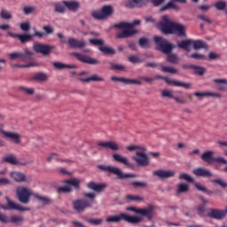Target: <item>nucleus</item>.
<instances>
[{
	"label": "nucleus",
	"mask_w": 227,
	"mask_h": 227,
	"mask_svg": "<svg viewBox=\"0 0 227 227\" xmlns=\"http://www.w3.org/2000/svg\"><path fill=\"white\" fill-rule=\"evenodd\" d=\"M155 78L156 79H162L166 82V83L173 84V85L177 86V87H183V88H185V89L192 88L191 83H184L183 82H179V81H176V80H170L169 78L163 77L162 75H156Z\"/></svg>",
	"instance_id": "obj_14"
},
{
	"label": "nucleus",
	"mask_w": 227,
	"mask_h": 227,
	"mask_svg": "<svg viewBox=\"0 0 227 227\" xmlns=\"http://www.w3.org/2000/svg\"><path fill=\"white\" fill-rule=\"evenodd\" d=\"M11 176L16 181V182H26V176L23 173L20 172H12L11 174Z\"/></svg>",
	"instance_id": "obj_30"
},
{
	"label": "nucleus",
	"mask_w": 227,
	"mask_h": 227,
	"mask_svg": "<svg viewBox=\"0 0 227 227\" xmlns=\"http://www.w3.org/2000/svg\"><path fill=\"white\" fill-rule=\"evenodd\" d=\"M9 57L12 60H16L20 59L22 61L28 63L27 65H17V67L26 68L32 67L35 66V59L33 58V53L31 51H26L23 52H13L9 54Z\"/></svg>",
	"instance_id": "obj_3"
},
{
	"label": "nucleus",
	"mask_w": 227,
	"mask_h": 227,
	"mask_svg": "<svg viewBox=\"0 0 227 227\" xmlns=\"http://www.w3.org/2000/svg\"><path fill=\"white\" fill-rule=\"evenodd\" d=\"M73 191L72 187L70 185H66L62 187H59V192H71Z\"/></svg>",
	"instance_id": "obj_60"
},
{
	"label": "nucleus",
	"mask_w": 227,
	"mask_h": 227,
	"mask_svg": "<svg viewBox=\"0 0 227 227\" xmlns=\"http://www.w3.org/2000/svg\"><path fill=\"white\" fill-rule=\"evenodd\" d=\"M189 191V184H180L177 186L176 192L177 193H184Z\"/></svg>",
	"instance_id": "obj_44"
},
{
	"label": "nucleus",
	"mask_w": 227,
	"mask_h": 227,
	"mask_svg": "<svg viewBox=\"0 0 227 227\" xmlns=\"http://www.w3.org/2000/svg\"><path fill=\"white\" fill-rule=\"evenodd\" d=\"M214 6L218 11H224V10H226L227 3L225 1H219V2H216L214 4Z\"/></svg>",
	"instance_id": "obj_45"
},
{
	"label": "nucleus",
	"mask_w": 227,
	"mask_h": 227,
	"mask_svg": "<svg viewBox=\"0 0 227 227\" xmlns=\"http://www.w3.org/2000/svg\"><path fill=\"white\" fill-rule=\"evenodd\" d=\"M149 2V0H129L124 5L129 9L142 8L143 6L147 5Z\"/></svg>",
	"instance_id": "obj_15"
},
{
	"label": "nucleus",
	"mask_w": 227,
	"mask_h": 227,
	"mask_svg": "<svg viewBox=\"0 0 227 227\" xmlns=\"http://www.w3.org/2000/svg\"><path fill=\"white\" fill-rule=\"evenodd\" d=\"M153 175L158 176L160 179H166L173 177L176 175V171L169 169H160L153 171Z\"/></svg>",
	"instance_id": "obj_16"
},
{
	"label": "nucleus",
	"mask_w": 227,
	"mask_h": 227,
	"mask_svg": "<svg viewBox=\"0 0 227 227\" xmlns=\"http://www.w3.org/2000/svg\"><path fill=\"white\" fill-rule=\"evenodd\" d=\"M206 207L205 205H200L197 207V213L200 216H205Z\"/></svg>",
	"instance_id": "obj_55"
},
{
	"label": "nucleus",
	"mask_w": 227,
	"mask_h": 227,
	"mask_svg": "<svg viewBox=\"0 0 227 227\" xmlns=\"http://www.w3.org/2000/svg\"><path fill=\"white\" fill-rule=\"evenodd\" d=\"M138 44L142 48H149L150 47V40L147 38H145V37L140 38L138 40Z\"/></svg>",
	"instance_id": "obj_46"
},
{
	"label": "nucleus",
	"mask_w": 227,
	"mask_h": 227,
	"mask_svg": "<svg viewBox=\"0 0 227 227\" xmlns=\"http://www.w3.org/2000/svg\"><path fill=\"white\" fill-rule=\"evenodd\" d=\"M124 30L121 33H118L116 35V38L118 39H124V38H128L130 36H133L135 34H137L138 31L137 30H133L131 28H123Z\"/></svg>",
	"instance_id": "obj_24"
},
{
	"label": "nucleus",
	"mask_w": 227,
	"mask_h": 227,
	"mask_svg": "<svg viewBox=\"0 0 227 227\" xmlns=\"http://www.w3.org/2000/svg\"><path fill=\"white\" fill-rule=\"evenodd\" d=\"M193 49L194 50H200L206 48V43L200 40L192 41Z\"/></svg>",
	"instance_id": "obj_43"
},
{
	"label": "nucleus",
	"mask_w": 227,
	"mask_h": 227,
	"mask_svg": "<svg viewBox=\"0 0 227 227\" xmlns=\"http://www.w3.org/2000/svg\"><path fill=\"white\" fill-rule=\"evenodd\" d=\"M109 65L112 67L113 69H115V70H124L125 69V67L122 65L114 64L113 62H110Z\"/></svg>",
	"instance_id": "obj_59"
},
{
	"label": "nucleus",
	"mask_w": 227,
	"mask_h": 227,
	"mask_svg": "<svg viewBox=\"0 0 227 227\" xmlns=\"http://www.w3.org/2000/svg\"><path fill=\"white\" fill-rule=\"evenodd\" d=\"M0 221L1 223H12V224H20V223H23L24 217L21 215H12L11 219L5 215L0 213Z\"/></svg>",
	"instance_id": "obj_17"
},
{
	"label": "nucleus",
	"mask_w": 227,
	"mask_h": 227,
	"mask_svg": "<svg viewBox=\"0 0 227 227\" xmlns=\"http://www.w3.org/2000/svg\"><path fill=\"white\" fill-rule=\"evenodd\" d=\"M114 160L121 163L122 165H125L128 168L134 169L135 164L130 163L129 159L126 156H122L118 153H114L112 155Z\"/></svg>",
	"instance_id": "obj_12"
},
{
	"label": "nucleus",
	"mask_w": 227,
	"mask_h": 227,
	"mask_svg": "<svg viewBox=\"0 0 227 227\" xmlns=\"http://www.w3.org/2000/svg\"><path fill=\"white\" fill-rule=\"evenodd\" d=\"M0 132L8 138H11L14 143L19 144L20 142V136L18 133L4 131L0 129Z\"/></svg>",
	"instance_id": "obj_27"
},
{
	"label": "nucleus",
	"mask_w": 227,
	"mask_h": 227,
	"mask_svg": "<svg viewBox=\"0 0 227 227\" xmlns=\"http://www.w3.org/2000/svg\"><path fill=\"white\" fill-rule=\"evenodd\" d=\"M145 149L140 148V150L136 151V156H133L132 159L142 167L148 166L150 164L149 158L145 154Z\"/></svg>",
	"instance_id": "obj_9"
},
{
	"label": "nucleus",
	"mask_w": 227,
	"mask_h": 227,
	"mask_svg": "<svg viewBox=\"0 0 227 227\" xmlns=\"http://www.w3.org/2000/svg\"><path fill=\"white\" fill-rule=\"evenodd\" d=\"M154 207L153 206H148V207L143 208L145 214H141L143 216H146L148 220H152L153 218V210Z\"/></svg>",
	"instance_id": "obj_35"
},
{
	"label": "nucleus",
	"mask_w": 227,
	"mask_h": 227,
	"mask_svg": "<svg viewBox=\"0 0 227 227\" xmlns=\"http://www.w3.org/2000/svg\"><path fill=\"white\" fill-rule=\"evenodd\" d=\"M87 187H89V189L96 192H102L105 191V189L107 187V185L106 184H97L95 182H89V184H87Z\"/></svg>",
	"instance_id": "obj_22"
},
{
	"label": "nucleus",
	"mask_w": 227,
	"mask_h": 227,
	"mask_svg": "<svg viewBox=\"0 0 227 227\" xmlns=\"http://www.w3.org/2000/svg\"><path fill=\"white\" fill-rule=\"evenodd\" d=\"M191 67L194 70V73L198 75H203L207 72V69L203 67H199V66L193 65Z\"/></svg>",
	"instance_id": "obj_39"
},
{
	"label": "nucleus",
	"mask_w": 227,
	"mask_h": 227,
	"mask_svg": "<svg viewBox=\"0 0 227 227\" xmlns=\"http://www.w3.org/2000/svg\"><path fill=\"white\" fill-rule=\"evenodd\" d=\"M43 30L46 32V35H51L54 33V28L51 25L43 27Z\"/></svg>",
	"instance_id": "obj_58"
},
{
	"label": "nucleus",
	"mask_w": 227,
	"mask_h": 227,
	"mask_svg": "<svg viewBox=\"0 0 227 227\" xmlns=\"http://www.w3.org/2000/svg\"><path fill=\"white\" fill-rule=\"evenodd\" d=\"M194 96L200 98V97H217L221 98L222 96L218 93H213V92H195Z\"/></svg>",
	"instance_id": "obj_37"
},
{
	"label": "nucleus",
	"mask_w": 227,
	"mask_h": 227,
	"mask_svg": "<svg viewBox=\"0 0 227 227\" xmlns=\"http://www.w3.org/2000/svg\"><path fill=\"white\" fill-rule=\"evenodd\" d=\"M7 35L12 38H19L22 43L29 42L34 37L32 35H18L12 32H8Z\"/></svg>",
	"instance_id": "obj_23"
},
{
	"label": "nucleus",
	"mask_w": 227,
	"mask_h": 227,
	"mask_svg": "<svg viewBox=\"0 0 227 227\" xmlns=\"http://www.w3.org/2000/svg\"><path fill=\"white\" fill-rule=\"evenodd\" d=\"M125 84L142 85V82L137 80V79H128V78H125Z\"/></svg>",
	"instance_id": "obj_53"
},
{
	"label": "nucleus",
	"mask_w": 227,
	"mask_h": 227,
	"mask_svg": "<svg viewBox=\"0 0 227 227\" xmlns=\"http://www.w3.org/2000/svg\"><path fill=\"white\" fill-rule=\"evenodd\" d=\"M175 3L176 2L170 1L166 5H164L162 8H160V12H165L168 9H172V10H175V11H179V6Z\"/></svg>",
	"instance_id": "obj_31"
},
{
	"label": "nucleus",
	"mask_w": 227,
	"mask_h": 227,
	"mask_svg": "<svg viewBox=\"0 0 227 227\" xmlns=\"http://www.w3.org/2000/svg\"><path fill=\"white\" fill-rule=\"evenodd\" d=\"M34 49H35V52L41 53L44 56H47L51 53L52 50H54L55 47L50 46V45H44V44H41V43H35Z\"/></svg>",
	"instance_id": "obj_13"
},
{
	"label": "nucleus",
	"mask_w": 227,
	"mask_h": 227,
	"mask_svg": "<svg viewBox=\"0 0 227 227\" xmlns=\"http://www.w3.org/2000/svg\"><path fill=\"white\" fill-rule=\"evenodd\" d=\"M190 58L195 59H207L206 56H204L203 54H199V53H193V54L190 55Z\"/></svg>",
	"instance_id": "obj_62"
},
{
	"label": "nucleus",
	"mask_w": 227,
	"mask_h": 227,
	"mask_svg": "<svg viewBox=\"0 0 227 227\" xmlns=\"http://www.w3.org/2000/svg\"><path fill=\"white\" fill-rule=\"evenodd\" d=\"M64 184L74 186V188L80 189L81 180L78 178H72L69 180L64 181Z\"/></svg>",
	"instance_id": "obj_36"
},
{
	"label": "nucleus",
	"mask_w": 227,
	"mask_h": 227,
	"mask_svg": "<svg viewBox=\"0 0 227 227\" xmlns=\"http://www.w3.org/2000/svg\"><path fill=\"white\" fill-rule=\"evenodd\" d=\"M194 186H195V188H196L198 191L206 192L207 194H212V193H213L212 191H209L207 187H205L204 185H202L200 183H195V184H194Z\"/></svg>",
	"instance_id": "obj_40"
},
{
	"label": "nucleus",
	"mask_w": 227,
	"mask_h": 227,
	"mask_svg": "<svg viewBox=\"0 0 227 227\" xmlns=\"http://www.w3.org/2000/svg\"><path fill=\"white\" fill-rule=\"evenodd\" d=\"M89 42L94 46H103L105 44V41L103 39H90Z\"/></svg>",
	"instance_id": "obj_49"
},
{
	"label": "nucleus",
	"mask_w": 227,
	"mask_h": 227,
	"mask_svg": "<svg viewBox=\"0 0 227 227\" xmlns=\"http://www.w3.org/2000/svg\"><path fill=\"white\" fill-rule=\"evenodd\" d=\"M99 50L101 51V52L105 53V54H110V55H114L116 53L115 50H114L113 48H109L107 46H99Z\"/></svg>",
	"instance_id": "obj_42"
},
{
	"label": "nucleus",
	"mask_w": 227,
	"mask_h": 227,
	"mask_svg": "<svg viewBox=\"0 0 227 227\" xmlns=\"http://www.w3.org/2000/svg\"><path fill=\"white\" fill-rule=\"evenodd\" d=\"M161 96H162L163 98H174V96H173V91L168 90H162Z\"/></svg>",
	"instance_id": "obj_56"
},
{
	"label": "nucleus",
	"mask_w": 227,
	"mask_h": 227,
	"mask_svg": "<svg viewBox=\"0 0 227 227\" xmlns=\"http://www.w3.org/2000/svg\"><path fill=\"white\" fill-rule=\"evenodd\" d=\"M179 179H184L187 181L188 183H193L194 179L188 174L186 173H182L179 175Z\"/></svg>",
	"instance_id": "obj_50"
},
{
	"label": "nucleus",
	"mask_w": 227,
	"mask_h": 227,
	"mask_svg": "<svg viewBox=\"0 0 227 227\" xmlns=\"http://www.w3.org/2000/svg\"><path fill=\"white\" fill-rule=\"evenodd\" d=\"M86 223H89V224H91L92 226H100L104 223V219L102 218H89L85 219Z\"/></svg>",
	"instance_id": "obj_32"
},
{
	"label": "nucleus",
	"mask_w": 227,
	"mask_h": 227,
	"mask_svg": "<svg viewBox=\"0 0 227 227\" xmlns=\"http://www.w3.org/2000/svg\"><path fill=\"white\" fill-rule=\"evenodd\" d=\"M23 10H24L25 14L28 15V14L33 13L35 11V8L33 6H27Z\"/></svg>",
	"instance_id": "obj_63"
},
{
	"label": "nucleus",
	"mask_w": 227,
	"mask_h": 227,
	"mask_svg": "<svg viewBox=\"0 0 227 227\" xmlns=\"http://www.w3.org/2000/svg\"><path fill=\"white\" fill-rule=\"evenodd\" d=\"M34 196L35 197V199H37V200L43 202V205H49L51 202V199L46 196H41L35 193Z\"/></svg>",
	"instance_id": "obj_38"
},
{
	"label": "nucleus",
	"mask_w": 227,
	"mask_h": 227,
	"mask_svg": "<svg viewBox=\"0 0 227 227\" xmlns=\"http://www.w3.org/2000/svg\"><path fill=\"white\" fill-rule=\"evenodd\" d=\"M35 80L45 81V80H47V75L45 74L39 73V74H35Z\"/></svg>",
	"instance_id": "obj_64"
},
{
	"label": "nucleus",
	"mask_w": 227,
	"mask_h": 227,
	"mask_svg": "<svg viewBox=\"0 0 227 227\" xmlns=\"http://www.w3.org/2000/svg\"><path fill=\"white\" fill-rule=\"evenodd\" d=\"M80 81L83 82H104V78L99 76L98 74H94L86 79H80Z\"/></svg>",
	"instance_id": "obj_33"
},
{
	"label": "nucleus",
	"mask_w": 227,
	"mask_h": 227,
	"mask_svg": "<svg viewBox=\"0 0 227 227\" xmlns=\"http://www.w3.org/2000/svg\"><path fill=\"white\" fill-rule=\"evenodd\" d=\"M20 28L24 32H27L31 29V25L29 22H25L20 25Z\"/></svg>",
	"instance_id": "obj_57"
},
{
	"label": "nucleus",
	"mask_w": 227,
	"mask_h": 227,
	"mask_svg": "<svg viewBox=\"0 0 227 227\" xmlns=\"http://www.w3.org/2000/svg\"><path fill=\"white\" fill-rule=\"evenodd\" d=\"M4 160L5 162L12 163V164H17V159L13 154L6 156Z\"/></svg>",
	"instance_id": "obj_51"
},
{
	"label": "nucleus",
	"mask_w": 227,
	"mask_h": 227,
	"mask_svg": "<svg viewBox=\"0 0 227 227\" xmlns=\"http://www.w3.org/2000/svg\"><path fill=\"white\" fill-rule=\"evenodd\" d=\"M192 173L198 177H210L213 176L212 172L206 168H197L192 170Z\"/></svg>",
	"instance_id": "obj_20"
},
{
	"label": "nucleus",
	"mask_w": 227,
	"mask_h": 227,
	"mask_svg": "<svg viewBox=\"0 0 227 227\" xmlns=\"http://www.w3.org/2000/svg\"><path fill=\"white\" fill-rule=\"evenodd\" d=\"M64 5L65 4H63V3L62 4L57 3L55 4V12H59V13H65L67 9Z\"/></svg>",
	"instance_id": "obj_48"
},
{
	"label": "nucleus",
	"mask_w": 227,
	"mask_h": 227,
	"mask_svg": "<svg viewBox=\"0 0 227 227\" xmlns=\"http://www.w3.org/2000/svg\"><path fill=\"white\" fill-rule=\"evenodd\" d=\"M225 215H226L225 210H219L217 208H210L209 212L207 215V216L213 219H217V220H222Z\"/></svg>",
	"instance_id": "obj_18"
},
{
	"label": "nucleus",
	"mask_w": 227,
	"mask_h": 227,
	"mask_svg": "<svg viewBox=\"0 0 227 227\" xmlns=\"http://www.w3.org/2000/svg\"><path fill=\"white\" fill-rule=\"evenodd\" d=\"M53 67L57 69H65V68H69V69H74L76 67L74 65H66L62 62H53Z\"/></svg>",
	"instance_id": "obj_34"
},
{
	"label": "nucleus",
	"mask_w": 227,
	"mask_h": 227,
	"mask_svg": "<svg viewBox=\"0 0 227 227\" xmlns=\"http://www.w3.org/2000/svg\"><path fill=\"white\" fill-rule=\"evenodd\" d=\"M157 27L165 35L176 34L178 36H186L185 27L182 24L174 23L168 15L161 18Z\"/></svg>",
	"instance_id": "obj_1"
},
{
	"label": "nucleus",
	"mask_w": 227,
	"mask_h": 227,
	"mask_svg": "<svg viewBox=\"0 0 227 227\" xmlns=\"http://www.w3.org/2000/svg\"><path fill=\"white\" fill-rule=\"evenodd\" d=\"M211 183L217 184H219L222 188H226L227 187V183H225L223 179L218 178L215 180H211Z\"/></svg>",
	"instance_id": "obj_54"
},
{
	"label": "nucleus",
	"mask_w": 227,
	"mask_h": 227,
	"mask_svg": "<svg viewBox=\"0 0 227 227\" xmlns=\"http://www.w3.org/2000/svg\"><path fill=\"white\" fill-rule=\"evenodd\" d=\"M128 211H132V212H135L136 214H143V215H145V211H144L143 209L144 208H137L135 207H129L126 208Z\"/></svg>",
	"instance_id": "obj_52"
},
{
	"label": "nucleus",
	"mask_w": 227,
	"mask_h": 227,
	"mask_svg": "<svg viewBox=\"0 0 227 227\" xmlns=\"http://www.w3.org/2000/svg\"><path fill=\"white\" fill-rule=\"evenodd\" d=\"M153 40L156 44V50L167 55L166 60L168 62H169L170 64L179 63V57L175 53H171L174 49L172 43H168L166 39L160 36H154Z\"/></svg>",
	"instance_id": "obj_2"
},
{
	"label": "nucleus",
	"mask_w": 227,
	"mask_h": 227,
	"mask_svg": "<svg viewBox=\"0 0 227 227\" xmlns=\"http://www.w3.org/2000/svg\"><path fill=\"white\" fill-rule=\"evenodd\" d=\"M98 168L105 171L109 172L113 175H115L120 179H126V178H135L137 176L132 173H123L122 170L119 168L114 167V166H106V165H99L98 166Z\"/></svg>",
	"instance_id": "obj_5"
},
{
	"label": "nucleus",
	"mask_w": 227,
	"mask_h": 227,
	"mask_svg": "<svg viewBox=\"0 0 227 227\" xmlns=\"http://www.w3.org/2000/svg\"><path fill=\"white\" fill-rule=\"evenodd\" d=\"M121 220H125L126 223H129L130 224H138V223H142L144 218L140 216L128 215L124 213H121L119 215H111L107 217L106 223H120V221Z\"/></svg>",
	"instance_id": "obj_4"
},
{
	"label": "nucleus",
	"mask_w": 227,
	"mask_h": 227,
	"mask_svg": "<svg viewBox=\"0 0 227 227\" xmlns=\"http://www.w3.org/2000/svg\"><path fill=\"white\" fill-rule=\"evenodd\" d=\"M215 152L207 151L203 153L200 156L201 160L207 164L218 163V164H227V160L222 157H214Z\"/></svg>",
	"instance_id": "obj_7"
},
{
	"label": "nucleus",
	"mask_w": 227,
	"mask_h": 227,
	"mask_svg": "<svg viewBox=\"0 0 227 227\" xmlns=\"http://www.w3.org/2000/svg\"><path fill=\"white\" fill-rule=\"evenodd\" d=\"M126 200L143 201L144 198L140 196L127 195Z\"/></svg>",
	"instance_id": "obj_61"
},
{
	"label": "nucleus",
	"mask_w": 227,
	"mask_h": 227,
	"mask_svg": "<svg viewBox=\"0 0 227 227\" xmlns=\"http://www.w3.org/2000/svg\"><path fill=\"white\" fill-rule=\"evenodd\" d=\"M113 13H114L113 6L106 5V6H103V8H101V10L99 11L92 12L91 15H92V18L96 20H106Z\"/></svg>",
	"instance_id": "obj_8"
},
{
	"label": "nucleus",
	"mask_w": 227,
	"mask_h": 227,
	"mask_svg": "<svg viewBox=\"0 0 227 227\" xmlns=\"http://www.w3.org/2000/svg\"><path fill=\"white\" fill-rule=\"evenodd\" d=\"M5 199H6L8 204H7V206L2 207L3 209H4V210H18L20 212L30 210L29 207H24L22 205L12 201V200H10L9 197H6Z\"/></svg>",
	"instance_id": "obj_11"
},
{
	"label": "nucleus",
	"mask_w": 227,
	"mask_h": 227,
	"mask_svg": "<svg viewBox=\"0 0 227 227\" xmlns=\"http://www.w3.org/2000/svg\"><path fill=\"white\" fill-rule=\"evenodd\" d=\"M141 24V20H135L132 23H129V22H121V23H117L114 25V27L116 28H129L132 29L133 27H135L136 26H139Z\"/></svg>",
	"instance_id": "obj_21"
},
{
	"label": "nucleus",
	"mask_w": 227,
	"mask_h": 227,
	"mask_svg": "<svg viewBox=\"0 0 227 227\" xmlns=\"http://www.w3.org/2000/svg\"><path fill=\"white\" fill-rule=\"evenodd\" d=\"M0 15L3 20H9L12 19V15L4 9H2Z\"/></svg>",
	"instance_id": "obj_47"
},
{
	"label": "nucleus",
	"mask_w": 227,
	"mask_h": 227,
	"mask_svg": "<svg viewBox=\"0 0 227 227\" xmlns=\"http://www.w3.org/2000/svg\"><path fill=\"white\" fill-rule=\"evenodd\" d=\"M90 207H92V205L87 199H78L73 201V209L76 210L78 213H82L85 209Z\"/></svg>",
	"instance_id": "obj_10"
},
{
	"label": "nucleus",
	"mask_w": 227,
	"mask_h": 227,
	"mask_svg": "<svg viewBox=\"0 0 227 227\" xmlns=\"http://www.w3.org/2000/svg\"><path fill=\"white\" fill-rule=\"evenodd\" d=\"M193 43V40H184L180 43H177V47L185 50L186 51H190L189 47Z\"/></svg>",
	"instance_id": "obj_29"
},
{
	"label": "nucleus",
	"mask_w": 227,
	"mask_h": 227,
	"mask_svg": "<svg viewBox=\"0 0 227 227\" xmlns=\"http://www.w3.org/2000/svg\"><path fill=\"white\" fill-rule=\"evenodd\" d=\"M62 4L66 5L67 10H69L73 12H77L81 7V4L76 1H64V2H62Z\"/></svg>",
	"instance_id": "obj_25"
},
{
	"label": "nucleus",
	"mask_w": 227,
	"mask_h": 227,
	"mask_svg": "<svg viewBox=\"0 0 227 227\" xmlns=\"http://www.w3.org/2000/svg\"><path fill=\"white\" fill-rule=\"evenodd\" d=\"M73 56L76 57V59L83 63L90 64V65H97L99 61L96 59L90 58L89 56H85L81 53H73Z\"/></svg>",
	"instance_id": "obj_19"
},
{
	"label": "nucleus",
	"mask_w": 227,
	"mask_h": 227,
	"mask_svg": "<svg viewBox=\"0 0 227 227\" xmlns=\"http://www.w3.org/2000/svg\"><path fill=\"white\" fill-rule=\"evenodd\" d=\"M67 43H69V47L73 49H82L86 45L84 41H78L75 38L67 39Z\"/></svg>",
	"instance_id": "obj_26"
},
{
	"label": "nucleus",
	"mask_w": 227,
	"mask_h": 227,
	"mask_svg": "<svg viewBox=\"0 0 227 227\" xmlns=\"http://www.w3.org/2000/svg\"><path fill=\"white\" fill-rule=\"evenodd\" d=\"M16 194L19 200L23 204H28L31 200V196H35L34 191L26 186H20L16 190Z\"/></svg>",
	"instance_id": "obj_6"
},
{
	"label": "nucleus",
	"mask_w": 227,
	"mask_h": 227,
	"mask_svg": "<svg viewBox=\"0 0 227 227\" xmlns=\"http://www.w3.org/2000/svg\"><path fill=\"white\" fill-rule=\"evenodd\" d=\"M160 67H161V71L164 73H168V74H177L178 73V70L173 67H165V66L160 65Z\"/></svg>",
	"instance_id": "obj_41"
},
{
	"label": "nucleus",
	"mask_w": 227,
	"mask_h": 227,
	"mask_svg": "<svg viewBox=\"0 0 227 227\" xmlns=\"http://www.w3.org/2000/svg\"><path fill=\"white\" fill-rule=\"evenodd\" d=\"M98 145L103 146V147H105L106 149H110L112 151H117L120 149V146L115 142H112V141L99 142V143H98Z\"/></svg>",
	"instance_id": "obj_28"
}]
</instances>
